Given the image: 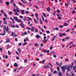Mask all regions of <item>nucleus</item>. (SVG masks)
I'll list each match as a JSON object with an SVG mask.
<instances>
[{
	"mask_svg": "<svg viewBox=\"0 0 76 76\" xmlns=\"http://www.w3.org/2000/svg\"><path fill=\"white\" fill-rule=\"evenodd\" d=\"M27 18L28 19V20H31V21L32 20V19H31V18L29 17H27Z\"/></svg>",
	"mask_w": 76,
	"mask_h": 76,
	"instance_id": "41",
	"label": "nucleus"
},
{
	"mask_svg": "<svg viewBox=\"0 0 76 76\" xmlns=\"http://www.w3.org/2000/svg\"><path fill=\"white\" fill-rule=\"evenodd\" d=\"M25 13L27 14H29V11H27V12H25Z\"/></svg>",
	"mask_w": 76,
	"mask_h": 76,
	"instance_id": "60",
	"label": "nucleus"
},
{
	"mask_svg": "<svg viewBox=\"0 0 76 76\" xmlns=\"http://www.w3.org/2000/svg\"><path fill=\"white\" fill-rule=\"evenodd\" d=\"M4 16H5V18H6V19H7V15H6V13H5L4 14Z\"/></svg>",
	"mask_w": 76,
	"mask_h": 76,
	"instance_id": "42",
	"label": "nucleus"
},
{
	"mask_svg": "<svg viewBox=\"0 0 76 76\" xmlns=\"http://www.w3.org/2000/svg\"><path fill=\"white\" fill-rule=\"evenodd\" d=\"M34 45L35 47H38L39 46V45H38L37 43H36L34 44Z\"/></svg>",
	"mask_w": 76,
	"mask_h": 76,
	"instance_id": "26",
	"label": "nucleus"
},
{
	"mask_svg": "<svg viewBox=\"0 0 76 76\" xmlns=\"http://www.w3.org/2000/svg\"><path fill=\"white\" fill-rule=\"evenodd\" d=\"M17 21L18 22H20L21 23L22 22V20L21 19H20L19 20L18 19L17 20Z\"/></svg>",
	"mask_w": 76,
	"mask_h": 76,
	"instance_id": "9",
	"label": "nucleus"
},
{
	"mask_svg": "<svg viewBox=\"0 0 76 76\" xmlns=\"http://www.w3.org/2000/svg\"><path fill=\"white\" fill-rule=\"evenodd\" d=\"M37 38H41V36H39V35L37 34L35 36Z\"/></svg>",
	"mask_w": 76,
	"mask_h": 76,
	"instance_id": "11",
	"label": "nucleus"
},
{
	"mask_svg": "<svg viewBox=\"0 0 76 76\" xmlns=\"http://www.w3.org/2000/svg\"><path fill=\"white\" fill-rule=\"evenodd\" d=\"M45 61L44 60H43L41 62L42 64H43V63H44V62H45Z\"/></svg>",
	"mask_w": 76,
	"mask_h": 76,
	"instance_id": "44",
	"label": "nucleus"
},
{
	"mask_svg": "<svg viewBox=\"0 0 76 76\" xmlns=\"http://www.w3.org/2000/svg\"><path fill=\"white\" fill-rule=\"evenodd\" d=\"M68 25V24L67 23H64V26H67Z\"/></svg>",
	"mask_w": 76,
	"mask_h": 76,
	"instance_id": "30",
	"label": "nucleus"
},
{
	"mask_svg": "<svg viewBox=\"0 0 76 76\" xmlns=\"http://www.w3.org/2000/svg\"><path fill=\"white\" fill-rule=\"evenodd\" d=\"M7 27V28H6ZM4 30H6V31L7 32V31H9V26H7L6 25H4L3 27Z\"/></svg>",
	"mask_w": 76,
	"mask_h": 76,
	"instance_id": "2",
	"label": "nucleus"
},
{
	"mask_svg": "<svg viewBox=\"0 0 76 76\" xmlns=\"http://www.w3.org/2000/svg\"><path fill=\"white\" fill-rule=\"evenodd\" d=\"M18 45L19 46H21L22 45L21 44V43H20L18 44Z\"/></svg>",
	"mask_w": 76,
	"mask_h": 76,
	"instance_id": "64",
	"label": "nucleus"
},
{
	"mask_svg": "<svg viewBox=\"0 0 76 76\" xmlns=\"http://www.w3.org/2000/svg\"><path fill=\"white\" fill-rule=\"evenodd\" d=\"M10 41V39L9 38H7V40L6 41V42H5V43H7L8 42H9Z\"/></svg>",
	"mask_w": 76,
	"mask_h": 76,
	"instance_id": "6",
	"label": "nucleus"
},
{
	"mask_svg": "<svg viewBox=\"0 0 76 76\" xmlns=\"http://www.w3.org/2000/svg\"><path fill=\"white\" fill-rule=\"evenodd\" d=\"M4 16H5V18H6V19H7V15H6V13H5L4 14Z\"/></svg>",
	"mask_w": 76,
	"mask_h": 76,
	"instance_id": "43",
	"label": "nucleus"
},
{
	"mask_svg": "<svg viewBox=\"0 0 76 76\" xmlns=\"http://www.w3.org/2000/svg\"><path fill=\"white\" fill-rule=\"evenodd\" d=\"M57 70L58 71H59V72L60 71V67L59 66H58L57 67Z\"/></svg>",
	"mask_w": 76,
	"mask_h": 76,
	"instance_id": "31",
	"label": "nucleus"
},
{
	"mask_svg": "<svg viewBox=\"0 0 76 76\" xmlns=\"http://www.w3.org/2000/svg\"><path fill=\"white\" fill-rule=\"evenodd\" d=\"M27 61H28V60H27V59H26L24 61L25 63H26V62Z\"/></svg>",
	"mask_w": 76,
	"mask_h": 76,
	"instance_id": "50",
	"label": "nucleus"
},
{
	"mask_svg": "<svg viewBox=\"0 0 76 76\" xmlns=\"http://www.w3.org/2000/svg\"><path fill=\"white\" fill-rule=\"evenodd\" d=\"M73 44V42L71 41L70 43H69V44Z\"/></svg>",
	"mask_w": 76,
	"mask_h": 76,
	"instance_id": "62",
	"label": "nucleus"
},
{
	"mask_svg": "<svg viewBox=\"0 0 76 76\" xmlns=\"http://www.w3.org/2000/svg\"><path fill=\"white\" fill-rule=\"evenodd\" d=\"M34 29H35L34 27H31V28H30V30L31 31L33 32V31H34Z\"/></svg>",
	"mask_w": 76,
	"mask_h": 76,
	"instance_id": "7",
	"label": "nucleus"
},
{
	"mask_svg": "<svg viewBox=\"0 0 76 76\" xmlns=\"http://www.w3.org/2000/svg\"><path fill=\"white\" fill-rule=\"evenodd\" d=\"M59 27L60 28H63L64 27V26H61V25H60L59 26Z\"/></svg>",
	"mask_w": 76,
	"mask_h": 76,
	"instance_id": "39",
	"label": "nucleus"
},
{
	"mask_svg": "<svg viewBox=\"0 0 76 76\" xmlns=\"http://www.w3.org/2000/svg\"><path fill=\"white\" fill-rule=\"evenodd\" d=\"M71 65H69V66L70 67V69H72V68L73 67V65H74V64H73V62H71Z\"/></svg>",
	"mask_w": 76,
	"mask_h": 76,
	"instance_id": "5",
	"label": "nucleus"
},
{
	"mask_svg": "<svg viewBox=\"0 0 76 76\" xmlns=\"http://www.w3.org/2000/svg\"><path fill=\"white\" fill-rule=\"evenodd\" d=\"M43 15L45 17H46L47 16H46V15H45V13H43Z\"/></svg>",
	"mask_w": 76,
	"mask_h": 76,
	"instance_id": "53",
	"label": "nucleus"
},
{
	"mask_svg": "<svg viewBox=\"0 0 76 76\" xmlns=\"http://www.w3.org/2000/svg\"><path fill=\"white\" fill-rule=\"evenodd\" d=\"M34 21L36 24H37V23H38V22L35 19H34Z\"/></svg>",
	"mask_w": 76,
	"mask_h": 76,
	"instance_id": "21",
	"label": "nucleus"
},
{
	"mask_svg": "<svg viewBox=\"0 0 76 76\" xmlns=\"http://www.w3.org/2000/svg\"><path fill=\"white\" fill-rule=\"evenodd\" d=\"M58 19H59V20H61V17H60V16L59 17H58Z\"/></svg>",
	"mask_w": 76,
	"mask_h": 76,
	"instance_id": "57",
	"label": "nucleus"
},
{
	"mask_svg": "<svg viewBox=\"0 0 76 76\" xmlns=\"http://www.w3.org/2000/svg\"><path fill=\"white\" fill-rule=\"evenodd\" d=\"M43 67L44 68V69H48L50 67V66L48 65H44L43 66Z\"/></svg>",
	"mask_w": 76,
	"mask_h": 76,
	"instance_id": "4",
	"label": "nucleus"
},
{
	"mask_svg": "<svg viewBox=\"0 0 76 76\" xmlns=\"http://www.w3.org/2000/svg\"><path fill=\"white\" fill-rule=\"evenodd\" d=\"M46 33L47 34H50V32L48 30H47L46 31Z\"/></svg>",
	"mask_w": 76,
	"mask_h": 76,
	"instance_id": "46",
	"label": "nucleus"
},
{
	"mask_svg": "<svg viewBox=\"0 0 76 76\" xmlns=\"http://www.w3.org/2000/svg\"><path fill=\"white\" fill-rule=\"evenodd\" d=\"M14 3V1L13 0H11L10 1V4H12V3Z\"/></svg>",
	"mask_w": 76,
	"mask_h": 76,
	"instance_id": "33",
	"label": "nucleus"
},
{
	"mask_svg": "<svg viewBox=\"0 0 76 76\" xmlns=\"http://www.w3.org/2000/svg\"><path fill=\"white\" fill-rule=\"evenodd\" d=\"M56 11H55L53 13V15L54 16H56Z\"/></svg>",
	"mask_w": 76,
	"mask_h": 76,
	"instance_id": "28",
	"label": "nucleus"
},
{
	"mask_svg": "<svg viewBox=\"0 0 76 76\" xmlns=\"http://www.w3.org/2000/svg\"><path fill=\"white\" fill-rule=\"evenodd\" d=\"M53 37H54L52 38V40H51L52 41H54V39H55V38H56V37H57V36H54Z\"/></svg>",
	"mask_w": 76,
	"mask_h": 76,
	"instance_id": "13",
	"label": "nucleus"
},
{
	"mask_svg": "<svg viewBox=\"0 0 76 76\" xmlns=\"http://www.w3.org/2000/svg\"><path fill=\"white\" fill-rule=\"evenodd\" d=\"M63 35H64V36H66V33H63Z\"/></svg>",
	"mask_w": 76,
	"mask_h": 76,
	"instance_id": "63",
	"label": "nucleus"
},
{
	"mask_svg": "<svg viewBox=\"0 0 76 76\" xmlns=\"http://www.w3.org/2000/svg\"><path fill=\"white\" fill-rule=\"evenodd\" d=\"M35 16L36 18H38V14L35 13Z\"/></svg>",
	"mask_w": 76,
	"mask_h": 76,
	"instance_id": "32",
	"label": "nucleus"
},
{
	"mask_svg": "<svg viewBox=\"0 0 76 76\" xmlns=\"http://www.w3.org/2000/svg\"><path fill=\"white\" fill-rule=\"evenodd\" d=\"M21 0V1H22V2L23 3H26V1H24L23 0Z\"/></svg>",
	"mask_w": 76,
	"mask_h": 76,
	"instance_id": "27",
	"label": "nucleus"
},
{
	"mask_svg": "<svg viewBox=\"0 0 76 76\" xmlns=\"http://www.w3.org/2000/svg\"><path fill=\"white\" fill-rule=\"evenodd\" d=\"M59 36L61 37H63V34L61 33V32L59 33Z\"/></svg>",
	"mask_w": 76,
	"mask_h": 76,
	"instance_id": "22",
	"label": "nucleus"
},
{
	"mask_svg": "<svg viewBox=\"0 0 76 76\" xmlns=\"http://www.w3.org/2000/svg\"><path fill=\"white\" fill-rule=\"evenodd\" d=\"M13 18H14V20H17L18 19V17L16 16H13Z\"/></svg>",
	"mask_w": 76,
	"mask_h": 76,
	"instance_id": "16",
	"label": "nucleus"
},
{
	"mask_svg": "<svg viewBox=\"0 0 76 76\" xmlns=\"http://www.w3.org/2000/svg\"><path fill=\"white\" fill-rule=\"evenodd\" d=\"M58 75L59 76H61V72H59L58 73Z\"/></svg>",
	"mask_w": 76,
	"mask_h": 76,
	"instance_id": "45",
	"label": "nucleus"
},
{
	"mask_svg": "<svg viewBox=\"0 0 76 76\" xmlns=\"http://www.w3.org/2000/svg\"><path fill=\"white\" fill-rule=\"evenodd\" d=\"M28 4L29 7H31V6H32V3H31V2H30Z\"/></svg>",
	"mask_w": 76,
	"mask_h": 76,
	"instance_id": "40",
	"label": "nucleus"
},
{
	"mask_svg": "<svg viewBox=\"0 0 76 76\" xmlns=\"http://www.w3.org/2000/svg\"><path fill=\"white\" fill-rule=\"evenodd\" d=\"M35 31L36 32H38V30L36 28H35Z\"/></svg>",
	"mask_w": 76,
	"mask_h": 76,
	"instance_id": "37",
	"label": "nucleus"
},
{
	"mask_svg": "<svg viewBox=\"0 0 76 76\" xmlns=\"http://www.w3.org/2000/svg\"><path fill=\"white\" fill-rule=\"evenodd\" d=\"M14 66L15 67H18V64L16 63H15L14 64Z\"/></svg>",
	"mask_w": 76,
	"mask_h": 76,
	"instance_id": "15",
	"label": "nucleus"
},
{
	"mask_svg": "<svg viewBox=\"0 0 76 76\" xmlns=\"http://www.w3.org/2000/svg\"><path fill=\"white\" fill-rule=\"evenodd\" d=\"M43 27H44V29H47V27H46V26L45 25H44L43 26Z\"/></svg>",
	"mask_w": 76,
	"mask_h": 76,
	"instance_id": "52",
	"label": "nucleus"
},
{
	"mask_svg": "<svg viewBox=\"0 0 76 76\" xmlns=\"http://www.w3.org/2000/svg\"><path fill=\"white\" fill-rule=\"evenodd\" d=\"M46 9L48 11V12H50V11L51 10V9L50 8V7H48V8H46Z\"/></svg>",
	"mask_w": 76,
	"mask_h": 76,
	"instance_id": "10",
	"label": "nucleus"
},
{
	"mask_svg": "<svg viewBox=\"0 0 76 76\" xmlns=\"http://www.w3.org/2000/svg\"><path fill=\"white\" fill-rule=\"evenodd\" d=\"M13 11L14 12H15V15L16 14L17 16H19V14L18 13V12H16V9H15V10H13Z\"/></svg>",
	"mask_w": 76,
	"mask_h": 76,
	"instance_id": "8",
	"label": "nucleus"
},
{
	"mask_svg": "<svg viewBox=\"0 0 76 76\" xmlns=\"http://www.w3.org/2000/svg\"><path fill=\"white\" fill-rule=\"evenodd\" d=\"M44 41L45 42V43H46V42H47V40L45 39H44Z\"/></svg>",
	"mask_w": 76,
	"mask_h": 76,
	"instance_id": "59",
	"label": "nucleus"
},
{
	"mask_svg": "<svg viewBox=\"0 0 76 76\" xmlns=\"http://www.w3.org/2000/svg\"><path fill=\"white\" fill-rule=\"evenodd\" d=\"M21 12V13L22 15H24L25 13V10H20Z\"/></svg>",
	"mask_w": 76,
	"mask_h": 76,
	"instance_id": "12",
	"label": "nucleus"
},
{
	"mask_svg": "<svg viewBox=\"0 0 76 76\" xmlns=\"http://www.w3.org/2000/svg\"><path fill=\"white\" fill-rule=\"evenodd\" d=\"M18 51L19 52L20 54H21L20 52H21V50H20V48H18L17 49Z\"/></svg>",
	"mask_w": 76,
	"mask_h": 76,
	"instance_id": "17",
	"label": "nucleus"
},
{
	"mask_svg": "<svg viewBox=\"0 0 76 76\" xmlns=\"http://www.w3.org/2000/svg\"><path fill=\"white\" fill-rule=\"evenodd\" d=\"M18 4H19V5H22L23 7H24V5H23V4L21 3H20V2H18Z\"/></svg>",
	"mask_w": 76,
	"mask_h": 76,
	"instance_id": "18",
	"label": "nucleus"
},
{
	"mask_svg": "<svg viewBox=\"0 0 76 76\" xmlns=\"http://www.w3.org/2000/svg\"><path fill=\"white\" fill-rule=\"evenodd\" d=\"M53 57L54 58H56V57H57V56H56V55H55V54L53 55Z\"/></svg>",
	"mask_w": 76,
	"mask_h": 76,
	"instance_id": "55",
	"label": "nucleus"
},
{
	"mask_svg": "<svg viewBox=\"0 0 76 76\" xmlns=\"http://www.w3.org/2000/svg\"><path fill=\"white\" fill-rule=\"evenodd\" d=\"M70 37H65L64 39H66V40H67L68 39H69Z\"/></svg>",
	"mask_w": 76,
	"mask_h": 76,
	"instance_id": "20",
	"label": "nucleus"
},
{
	"mask_svg": "<svg viewBox=\"0 0 76 76\" xmlns=\"http://www.w3.org/2000/svg\"><path fill=\"white\" fill-rule=\"evenodd\" d=\"M6 4L7 6H9V2H6Z\"/></svg>",
	"mask_w": 76,
	"mask_h": 76,
	"instance_id": "29",
	"label": "nucleus"
},
{
	"mask_svg": "<svg viewBox=\"0 0 76 76\" xmlns=\"http://www.w3.org/2000/svg\"><path fill=\"white\" fill-rule=\"evenodd\" d=\"M34 6H35V8H36L37 9V10H39V8H38V7H37V5H34Z\"/></svg>",
	"mask_w": 76,
	"mask_h": 76,
	"instance_id": "35",
	"label": "nucleus"
},
{
	"mask_svg": "<svg viewBox=\"0 0 76 76\" xmlns=\"http://www.w3.org/2000/svg\"><path fill=\"white\" fill-rule=\"evenodd\" d=\"M57 12L58 13H60V10H57Z\"/></svg>",
	"mask_w": 76,
	"mask_h": 76,
	"instance_id": "48",
	"label": "nucleus"
},
{
	"mask_svg": "<svg viewBox=\"0 0 76 76\" xmlns=\"http://www.w3.org/2000/svg\"><path fill=\"white\" fill-rule=\"evenodd\" d=\"M4 23L5 25H7V21H4Z\"/></svg>",
	"mask_w": 76,
	"mask_h": 76,
	"instance_id": "47",
	"label": "nucleus"
},
{
	"mask_svg": "<svg viewBox=\"0 0 76 76\" xmlns=\"http://www.w3.org/2000/svg\"><path fill=\"white\" fill-rule=\"evenodd\" d=\"M53 30L54 31H55V30H56V31H57V30H58V28L57 27L56 28H53Z\"/></svg>",
	"mask_w": 76,
	"mask_h": 76,
	"instance_id": "25",
	"label": "nucleus"
},
{
	"mask_svg": "<svg viewBox=\"0 0 76 76\" xmlns=\"http://www.w3.org/2000/svg\"><path fill=\"white\" fill-rule=\"evenodd\" d=\"M70 66L69 65L68 66L66 65L65 66H63L61 67L62 72H66L65 69L67 70V71L68 72H70V71L71 70V69H70Z\"/></svg>",
	"mask_w": 76,
	"mask_h": 76,
	"instance_id": "1",
	"label": "nucleus"
},
{
	"mask_svg": "<svg viewBox=\"0 0 76 76\" xmlns=\"http://www.w3.org/2000/svg\"><path fill=\"white\" fill-rule=\"evenodd\" d=\"M1 13H2L3 14H4V15L6 13H5V12H3V11L2 10H1Z\"/></svg>",
	"mask_w": 76,
	"mask_h": 76,
	"instance_id": "34",
	"label": "nucleus"
},
{
	"mask_svg": "<svg viewBox=\"0 0 76 76\" xmlns=\"http://www.w3.org/2000/svg\"><path fill=\"white\" fill-rule=\"evenodd\" d=\"M9 14H10V15H12V11L9 12Z\"/></svg>",
	"mask_w": 76,
	"mask_h": 76,
	"instance_id": "51",
	"label": "nucleus"
},
{
	"mask_svg": "<svg viewBox=\"0 0 76 76\" xmlns=\"http://www.w3.org/2000/svg\"><path fill=\"white\" fill-rule=\"evenodd\" d=\"M19 17L20 18H21V19H23V17L21 15H20Z\"/></svg>",
	"mask_w": 76,
	"mask_h": 76,
	"instance_id": "54",
	"label": "nucleus"
},
{
	"mask_svg": "<svg viewBox=\"0 0 76 76\" xmlns=\"http://www.w3.org/2000/svg\"><path fill=\"white\" fill-rule=\"evenodd\" d=\"M27 44H28V43H27V42L24 43L23 45V46H25V45H27Z\"/></svg>",
	"mask_w": 76,
	"mask_h": 76,
	"instance_id": "24",
	"label": "nucleus"
},
{
	"mask_svg": "<svg viewBox=\"0 0 76 76\" xmlns=\"http://www.w3.org/2000/svg\"><path fill=\"white\" fill-rule=\"evenodd\" d=\"M53 73L54 74H56V73H57V72L56 71H55L53 72Z\"/></svg>",
	"mask_w": 76,
	"mask_h": 76,
	"instance_id": "49",
	"label": "nucleus"
},
{
	"mask_svg": "<svg viewBox=\"0 0 76 76\" xmlns=\"http://www.w3.org/2000/svg\"><path fill=\"white\" fill-rule=\"evenodd\" d=\"M76 11L74 10H73L72 12V14H74V13H75Z\"/></svg>",
	"mask_w": 76,
	"mask_h": 76,
	"instance_id": "38",
	"label": "nucleus"
},
{
	"mask_svg": "<svg viewBox=\"0 0 76 76\" xmlns=\"http://www.w3.org/2000/svg\"><path fill=\"white\" fill-rule=\"evenodd\" d=\"M65 6H66V7H69V4L66 3V4H65Z\"/></svg>",
	"mask_w": 76,
	"mask_h": 76,
	"instance_id": "36",
	"label": "nucleus"
},
{
	"mask_svg": "<svg viewBox=\"0 0 76 76\" xmlns=\"http://www.w3.org/2000/svg\"><path fill=\"white\" fill-rule=\"evenodd\" d=\"M70 75L69 73H67L66 74V76H70Z\"/></svg>",
	"mask_w": 76,
	"mask_h": 76,
	"instance_id": "61",
	"label": "nucleus"
},
{
	"mask_svg": "<svg viewBox=\"0 0 76 76\" xmlns=\"http://www.w3.org/2000/svg\"><path fill=\"white\" fill-rule=\"evenodd\" d=\"M10 23L11 24V26L12 27V28H14L16 27V26H15V25H13L12 24V23Z\"/></svg>",
	"mask_w": 76,
	"mask_h": 76,
	"instance_id": "19",
	"label": "nucleus"
},
{
	"mask_svg": "<svg viewBox=\"0 0 76 76\" xmlns=\"http://www.w3.org/2000/svg\"><path fill=\"white\" fill-rule=\"evenodd\" d=\"M16 9L17 10V12H18V13H20V10H19L18 9V8L17 7H16Z\"/></svg>",
	"mask_w": 76,
	"mask_h": 76,
	"instance_id": "23",
	"label": "nucleus"
},
{
	"mask_svg": "<svg viewBox=\"0 0 76 76\" xmlns=\"http://www.w3.org/2000/svg\"><path fill=\"white\" fill-rule=\"evenodd\" d=\"M16 54H17V55H19V53H18V52H17V51H16Z\"/></svg>",
	"mask_w": 76,
	"mask_h": 76,
	"instance_id": "58",
	"label": "nucleus"
},
{
	"mask_svg": "<svg viewBox=\"0 0 76 76\" xmlns=\"http://www.w3.org/2000/svg\"><path fill=\"white\" fill-rule=\"evenodd\" d=\"M10 19H11V20H12V23H15V21L14 20V19H13L12 18V17H10Z\"/></svg>",
	"mask_w": 76,
	"mask_h": 76,
	"instance_id": "14",
	"label": "nucleus"
},
{
	"mask_svg": "<svg viewBox=\"0 0 76 76\" xmlns=\"http://www.w3.org/2000/svg\"><path fill=\"white\" fill-rule=\"evenodd\" d=\"M9 55H10L11 54V52L10 51H8V52Z\"/></svg>",
	"mask_w": 76,
	"mask_h": 76,
	"instance_id": "56",
	"label": "nucleus"
},
{
	"mask_svg": "<svg viewBox=\"0 0 76 76\" xmlns=\"http://www.w3.org/2000/svg\"><path fill=\"white\" fill-rule=\"evenodd\" d=\"M21 24H19L20 26H21L23 28H25V25L23 24V22L21 23Z\"/></svg>",
	"mask_w": 76,
	"mask_h": 76,
	"instance_id": "3",
	"label": "nucleus"
}]
</instances>
